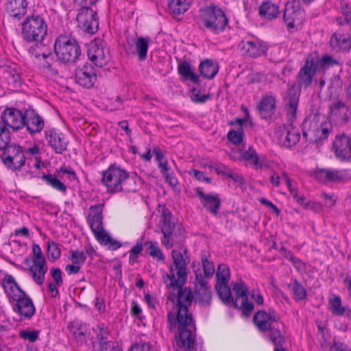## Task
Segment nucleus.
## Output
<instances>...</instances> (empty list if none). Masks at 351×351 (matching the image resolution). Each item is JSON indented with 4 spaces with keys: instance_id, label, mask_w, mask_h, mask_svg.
<instances>
[{
    "instance_id": "obj_1",
    "label": "nucleus",
    "mask_w": 351,
    "mask_h": 351,
    "mask_svg": "<svg viewBox=\"0 0 351 351\" xmlns=\"http://www.w3.org/2000/svg\"><path fill=\"white\" fill-rule=\"evenodd\" d=\"M173 265L170 267L169 274L166 275L165 283L167 287L178 289L177 296L178 313L176 316L173 313H169L167 315L168 327L170 330H178V346L185 350L193 349L195 341V324L189 313L188 306L193 300V295L191 289H182L187 276V265L190 258L186 249L181 252L173 250L171 252Z\"/></svg>"
},
{
    "instance_id": "obj_2",
    "label": "nucleus",
    "mask_w": 351,
    "mask_h": 351,
    "mask_svg": "<svg viewBox=\"0 0 351 351\" xmlns=\"http://www.w3.org/2000/svg\"><path fill=\"white\" fill-rule=\"evenodd\" d=\"M140 180L130 176L125 169L116 165H110L102 173L101 183L109 193L135 192L138 189L137 182Z\"/></svg>"
},
{
    "instance_id": "obj_3",
    "label": "nucleus",
    "mask_w": 351,
    "mask_h": 351,
    "mask_svg": "<svg viewBox=\"0 0 351 351\" xmlns=\"http://www.w3.org/2000/svg\"><path fill=\"white\" fill-rule=\"evenodd\" d=\"M280 317L273 310L258 311L253 317L254 325L261 332L269 331L268 337L275 346L285 343V338L279 330Z\"/></svg>"
},
{
    "instance_id": "obj_4",
    "label": "nucleus",
    "mask_w": 351,
    "mask_h": 351,
    "mask_svg": "<svg viewBox=\"0 0 351 351\" xmlns=\"http://www.w3.org/2000/svg\"><path fill=\"white\" fill-rule=\"evenodd\" d=\"M331 130V123L320 114H310L303 122V134L311 143L326 139Z\"/></svg>"
},
{
    "instance_id": "obj_5",
    "label": "nucleus",
    "mask_w": 351,
    "mask_h": 351,
    "mask_svg": "<svg viewBox=\"0 0 351 351\" xmlns=\"http://www.w3.org/2000/svg\"><path fill=\"white\" fill-rule=\"evenodd\" d=\"M160 232L162 234L161 243L167 249L173 247L175 243H180L184 234L181 225L173 221L171 213L167 210H162L160 220Z\"/></svg>"
},
{
    "instance_id": "obj_6",
    "label": "nucleus",
    "mask_w": 351,
    "mask_h": 351,
    "mask_svg": "<svg viewBox=\"0 0 351 351\" xmlns=\"http://www.w3.org/2000/svg\"><path fill=\"white\" fill-rule=\"evenodd\" d=\"M47 33V24L38 15L28 16L23 23L22 35L28 43H42Z\"/></svg>"
},
{
    "instance_id": "obj_7",
    "label": "nucleus",
    "mask_w": 351,
    "mask_h": 351,
    "mask_svg": "<svg viewBox=\"0 0 351 351\" xmlns=\"http://www.w3.org/2000/svg\"><path fill=\"white\" fill-rule=\"evenodd\" d=\"M202 18L204 26L215 32L223 30L228 23L223 10L216 5H210L202 10Z\"/></svg>"
},
{
    "instance_id": "obj_8",
    "label": "nucleus",
    "mask_w": 351,
    "mask_h": 351,
    "mask_svg": "<svg viewBox=\"0 0 351 351\" xmlns=\"http://www.w3.org/2000/svg\"><path fill=\"white\" fill-rule=\"evenodd\" d=\"M284 21L289 29L295 25H300L304 20V10L302 8L300 1L293 0L287 2L283 14Z\"/></svg>"
},
{
    "instance_id": "obj_9",
    "label": "nucleus",
    "mask_w": 351,
    "mask_h": 351,
    "mask_svg": "<svg viewBox=\"0 0 351 351\" xmlns=\"http://www.w3.org/2000/svg\"><path fill=\"white\" fill-rule=\"evenodd\" d=\"M317 60L311 57L309 54L306 58L304 64L300 68L298 74L297 80L300 87L307 88L313 82V79L319 69L316 66Z\"/></svg>"
},
{
    "instance_id": "obj_10",
    "label": "nucleus",
    "mask_w": 351,
    "mask_h": 351,
    "mask_svg": "<svg viewBox=\"0 0 351 351\" xmlns=\"http://www.w3.org/2000/svg\"><path fill=\"white\" fill-rule=\"evenodd\" d=\"M3 149L6 155L3 162L9 168L20 169L24 165L25 156L21 147L8 143Z\"/></svg>"
},
{
    "instance_id": "obj_11",
    "label": "nucleus",
    "mask_w": 351,
    "mask_h": 351,
    "mask_svg": "<svg viewBox=\"0 0 351 351\" xmlns=\"http://www.w3.org/2000/svg\"><path fill=\"white\" fill-rule=\"evenodd\" d=\"M77 20L87 33L93 34L97 30L99 23L97 12L89 7L84 6L80 9Z\"/></svg>"
},
{
    "instance_id": "obj_12",
    "label": "nucleus",
    "mask_w": 351,
    "mask_h": 351,
    "mask_svg": "<svg viewBox=\"0 0 351 351\" xmlns=\"http://www.w3.org/2000/svg\"><path fill=\"white\" fill-rule=\"evenodd\" d=\"M275 138L280 145L291 147L299 141L300 134L291 126L281 125L276 130Z\"/></svg>"
},
{
    "instance_id": "obj_13",
    "label": "nucleus",
    "mask_w": 351,
    "mask_h": 351,
    "mask_svg": "<svg viewBox=\"0 0 351 351\" xmlns=\"http://www.w3.org/2000/svg\"><path fill=\"white\" fill-rule=\"evenodd\" d=\"M316 178L322 182H340L348 180L351 173L348 169H322L315 173Z\"/></svg>"
},
{
    "instance_id": "obj_14",
    "label": "nucleus",
    "mask_w": 351,
    "mask_h": 351,
    "mask_svg": "<svg viewBox=\"0 0 351 351\" xmlns=\"http://www.w3.org/2000/svg\"><path fill=\"white\" fill-rule=\"evenodd\" d=\"M75 81L80 86L89 88L93 86L97 80V73L93 66L86 63L75 70Z\"/></svg>"
},
{
    "instance_id": "obj_15",
    "label": "nucleus",
    "mask_w": 351,
    "mask_h": 351,
    "mask_svg": "<svg viewBox=\"0 0 351 351\" xmlns=\"http://www.w3.org/2000/svg\"><path fill=\"white\" fill-rule=\"evenodd\" d=\"M332 149L336 157L346 161L351 159V137L345 134L336 136L333 141Z\"/></svg>"
},
{
    "instance_id": "obj_16",
    "label": "nucleus",
    "mask_w": 351,
    "mask_h": 351,
    "mask_svg": "<svg viewBox=\"0 0 351 351\" xmlns=\"http://www.w3.org/2000/svg\"><path fill=\"white\" fill-rule=\"evenodd\" d=\"M1 285L10 304L19 300L21 297L25 296L26 293L21 289L11 275L8 274L4 276L1 281Z\"/></svg>"
},
{
    "instance_id": "obj_17",
    "label": "nucleus",
    "mask_w": 351,
    "mask_h": 351,
    "mask_svg": "<svg viewBox=\"0 0 351 351\" xmlns=\"http://www.w3.org/2000/svg\"><path fill=\"white\" fill-rule=\"evenodd\" d=\"M58 58L62 62L74 63L81 55L80 45H53Z\"/></svg>"
},
{
    "instance_id": "obj_18",
    "label": "nucleus",
    "mask_w": 351,
    "mask_h": 351,
    "mask_svg": "<svg viewBox=\"0 0 351 351\" xmlns=\"http://www.w3.org/2000/svg\"><path fill=\"white\" fill-rule=\"evenodd\" d=\"M88 59L95 66L102 67L109 61V49L105 45H88L87 50Z\"/></svg>"
},
{
    "instance_id": "obj_19",
    "label": "nucleus",
    "mask_w": 351,
    "mask_h": 351,
    "mask_svg": "<svg viewBox=\"0 0 351 351\" xmlns=\"http://www.w3.org/2000/svg\"><path fill=\"white\" fill-rule=\"evenodd\" d=\"M102 219V205L92 206L90 208L88 221L95 238L106 232L103 228Z\"/></svg>"
},
{
    "instance_id": "obj_20",
    "label": "nucleus",
    "mask_w": 351,
    "mask_h": 351,
    "mask_svg": "<svg viewBox=\"0 0 351 351\" xmlns=\"http://www.w3.org/2000/svg\"><path fill=\"white\" fill-rule=\"evenodd\" d=\"M196 285L195 301L201 305L208 304L211 300V291L207 286L204 277L196 273Z\"/></svg>"
},
{
    "instance_id": "obj_21",
    "label": "nucleus",
    "mask_w": 351,
    "mask_h": 351,
    "mask_svg": "<svg viewBox=\"0 0 351 351\" xmlns=\"http://www.w3.org/2000/svg\"><path fill=\"white\" fill-rule=\"evenodd\" d=\"M24 125L32 134L40 133L44 128V121L33 109H27L24 112Z\"/></svg>"
},
{
    "instance_id": "obj_22",
    "label": "nucleus",
    "mask_w": 351,
    "mask_h": 351,
    "mask_svg": "<svg viewBox=\"0 0 351 351\" xmlns=\"http://www.w3.org/2000/svg\"><path fill=\"white\" fill-rule=\"evenodd\" d=\"M1 119L5 125L14 130H18L24 125V112L15 108L6 109Z\"/></svg>"
},
{
    "instance_id": "obj_23",
    "label": "nucleus",
    "mask_w": 351,
    "mask_h": 351,
    "mask_svg": "<svg viewBox=\"0 0 351 351\" xmlns=\"http://www.w3.org/2000/svg\"><path fill=\"white\" fill-rule=\"evenodd\" d=\"M240 158L252 164L257 169L269 167V160L265 156H260L253 147L240 150Z\"/></svg>"
},
{
    "instance_id": "obj_24",
    "label": "nucleus",
    "mask_w": 351,
    "mask_h": 351,
    "mask_svg": "<svg viewBox=\"0 0 351 351\" xmlns=\"http://www.w3.org/2000/svg\"><path fill=\"white\" fill-rule=\"evenodd\" d=\"M11 305L15 313L25 318H31L35 313L33 302L27 293H25V296L21 297Z\"/></svg>"
},
{
    "instance_id": "obj_25",
    "label": "nucleus",
    "mask_w": 351,
    "mask_h": 351,
    "mask_svg": "<svg viewBox=\"0 0 351 351\" xmlns=\"http://www.w3.org/2000/svg\"><path fill=\"white\" fill-rule=\"evenodd\" d=\"M45 138L49 146L58 154H62L66 149L67 141L64 135L55 130L45 131Z\"/></svg>"
},
{
    "instance_id": "obj_26",
    "label": "nucleus",
    "mask_w": 351,
    "mask_h": 351,
    "mask_svg": "<svg viewBox=\"0 0 351 351\" xmlns=\"http://www.w3.org/2000/svg\"><path fill=\"white\" fill-rule=\"evenodd\" d=\"M197 195L203 206L208 212L217 215L221 206V200L217 195L205 194L202 190L197 189Z\"/></svg>"
},
{
    "instance_id": "obj_27",
    "label": "nucleus",
    "mask_w": 351,
    "mask_h": 351,
    "mask_svg": "<svg viewBox=\"0 0 351 351\" xmlns=\"http://www.w3.org/2000/svg\"><path fill=\"white\" fill-rule=\"evenodd\" d=\"M93 330L96 335V339L98 341L100 350L105 351V350L112 348V344L114 342L108 339L110 330L105 324L99 323Z\"/></svg>"
},
{
    "instance_id": "obj_28",
    "label": "nucleus",
    "mask_w": 351,
    "mask_h": 351,
    "mask_svg": "<svg viewBox=\"0 0 351 351\" xmlns=\"http://www.w3.org/2000/svg\"><path fill=\"white\" fill-rule=\"evenodd\" d=\"M276 103V99L273 95H265L262 97L257 105V109L263 119H266L274 114Z\"/></svg>"
},
{
    "instance_id": "obj_29",
    "label": "nucleus",
    "mask_w": 351,
    "mask_h": 351,
    "mask_svg": "<svg viewBox=\"0 0 351 351\" xmlns=\"http://www.w3.org/2000/svg\"><path fill=\"white\" fill-rule=\"evenodd\" d=\"M245 122L243 119H237L235 121L229 122L231 125H235V129L230 130L227 134V138L234 145H240L244 138V130L243 124Z\"/></svg>"
},
{
    "instance_id": "obj_30",
    "label": "nucleus",
    "mask_w": 351,
    "mask_h": 351,
    "mask_svg": "<svg viewBox=\"0 0 351 351\" xmlns=\"http://www.w3.org/2000/svg\"><path fill=\"white\" fill-rule=\"evenodd\" d=\"M298 101L299 93L293 87H291L284 99L287 114L290 119H293L296 116Z\"/></svg>"
},
{
    "instance_id": "obj_31",
    "label": "nucleus",
    "mask_w": 351,
    "mask_h": 351,
    "mask_svg": "<svg viewBox=\"0 0 351 351\" xmlns=\"http://www.w3.org/2000/svg\"><path fill=\"white\" fill-rule=\"evenodd\" d=\"M34 281L39 285H43L47 271L46 261H32V265L28 269Z\"/></svg>"
},
{
    "instance_id": "obj_32",
    "label": "nucleus",
    "mask_w": 351,
    "mask_h": 351,
    "mask_svg": "<svg viewBox=\"0 0 351 351\" xmlns=\"http://www.w3.org/2000/svg\"><path fill=\"white\" fill-rule=\"evenodd\" d=\"M26 0H7L6 10L13 18L21 19L27 11Z\"/></svg>"
},
{
    "instance_id": "obj_33",
    "label": "nucleus",
    "mask_w": 351,
    "mask_h": 351,
    "mask_svg": "<svg viewBox=\"0 0 351 351\" xmlns=\"http://www.w3.org/2000/svg\"><path fill=\"white\" fill-rule=\"evenodd\" d=\"M329 309L332 314L337 316H345L348 318L351 317V308L348 306L341 305V299L339 295H334L329 298Z\"/></svg>"
},
{
    "instance_id": "obj_34",
    "label": "nucleus",
    "mask_w": 351,
    "mask_h": 351,
    "mask_svg": "<svg viewBox=\"0 0 351 351\" xmlns=\"http://www.w3.org/2000/svg\"><path fill=\"white\" fill-rule=\"evenodd\" d=\"M178 72L184 80H190L195 84H199V76L194 73L191 65L186 61L180 62L178 65Z\"/></svg>"
},
{
    "instance_id": "obj_35",
    "label": "nucleus",
    "mask_w": 351,
    "mask_h": 351,
    "mask_svg": "<svg viewBox=\"0 0 351 351\" xmlns=\"http://www.w3.org/2000/svg\"><path fill=\"white\" fill-rule=\"evenodd\" d=\"M229 283H216L215 289L219 297V298L222 300V302L228 304L232 303L234 307L238 306L237 298L235 300H233L230 288L229 287Z\"/></svg>"
},
{
    "instance_id": "obj_36",
    "label": "nucleus",
    "mask_w": 351,
    "mask_h": 351,
    "mask_svg": "<svg viewBox=\"0 0 351 351\" xmlns=\"http://www.w3.org/2000/svg\"><path fill=\"white\" fill-rule=\"evenodd\" d=\"M258 13L262 17L271 20L276 18L279 14V8L275 3L266 1L260 5Z\"/></svg>"
},
{
    "instance_id": "obj_37",
    "label": "nucleus",
    "mask_w": 351,
    "mask_h": 351,
    "mask_svg": "<svg viewBox=\"0 0 351 351\" xmlns=\"http://www.w3.org/2000/svg\"><path fill=\"white\" fill-rule=\"evenodd\" d=\"M218 71V64L210 60H205L199 64V71L202 75L206 79H213Z\"/></svg>"
},
{
    "instance_id": "obj_38",
    "label": "nucleus",
    "mask_w": 351,
    "mask_h": 351,
    "mask_svg": "<svg viewBox=\"0 0 351 351\" xmlns=\"http://www.w3.org/2000/svg\"><path fill=\"white\" fill-rule=\"evenodd\" d=\"M309 56L317 60V62L315 64L319 71L338 64V61L330 55H324L321 58L317 52H313L310 53Z\"/></svg>"
},
{
    "instance_id": "obj_39",
    "label": "nucleus",
    "mask_w": 351,
    "mask_h": 351,
    "mask_svg": "<svg viewBox=\"0 0 351 351\" xmlns=\"http://www.w3.org/2000/svg\"><path fill=\"white\" fill-rule=\"evenodd\" d=\"M3 77L13 87H17L21 83V77L16 67L4 66Z\"/></svg>"
},
{
    "instance_id": "obj_40",
    "label": "nucleus",
    "mask_w": 351,
    "mask_h": 351,
    "mask_svg": "<svg viewBox=\"0 0 351 351\" xmlns=\"http://www.w3.org/2000/svg\"><path fill=\"white\" fill-rule=\"evenodd\" d=\"M189 5V0H171L169 3V8L174 16H177L184 14Z\"/></svg>"
},
{
    "instance_id": "obj_41",
    "label": "nucleus",
    "mask_w": 351,
    "mask_h": 351,
    "mask_svg": "<svg viewBox=\"0 0 351 351\" xmlns=\"http://www.w3.org/2000/svg\"><path fill=\"white\" fill-rule=\"evenodd\" d=\"M282 178L285 182L287 184V186L293 195L294 199L300 204H302L304 200L305 199L303 195L300 196L298 193V187L295 182H294L292 180L289 178L287 173L285 171L282 172Z\"/></svg>"
},
{
    "instance_id": "obj_42",
    "label": "nucleus",
    "mask_w": 351,
    "mask_h": 351,
    "mask_svg": "<svg viewBox=\"0 0 351 351\" xmlns=\"http://www.w3.org/2000/svg\"><path fill=\"white\" fill-rule=\"evenodd\" d=\"M267 45H243L241 51L250 57L256 58L264 54L267 51Z\"/></svg>"
},
{
    "instance_id": "obj_43",
    "label": "nucleus",
    "mask_w": 351,
    "mask_h": 351,
    "mask_svg": "<svg viewBox=\"0 0 351 351\" xmlns=\"http://www.w3.org/2000/svg\"><path fill=\"white\" fill-rule=\"evenodd\" d=\"M42 178L51 187L62 192L65 193L66 191V186L60 180L57 179L53 174L43 175Z\"/></svg>"
},
{
    "instance_id": "obj_44",
    "label": "nucleus",
    "mask_w": 351,
    "mask_h": 351,
    "mask_svg": "<svg viewBox=\"0 0 351 351\" xmlns=\"http://www.w3.org/2000/svg\"><path fill=\"white\" fill-rule=\"evenodd\" d=\"M217 283H229L230 273L229 267L224 264L219 265L216 273Z\"/></svg>"
},
{
    "instance_id": "obj_45",
    "label": "nucleus",
    "mask_w": 351,
    "mask_h": 351,
    "mask_svg": "<svg viewBox=\"0 0 351 351\" xmlns=\"http://www.w3.org/2000/svg\"><path fill=\"white\" fill-rule=\"evenodd\" d=\"M73 333L79 345H83L86 343L89 333L85 325H81L79 328L75 329Z\"/></svg>"
},
{
    "instance_id": "obj_46",
    "label": "nucleus",
    "mask_w": 351,
    "mask_h": 351,
    "mask_svg": "<svg viewBox=\"0 0 351 351\" xmlns=\"http://www.w3.org/2000/svg\"><path fill=\"white\" fill-rule=\"evenodd\" d=\"M47 245V256L49 260L54 261L58 260L61 256V250L59 245L54 241L49 240Z\"/></svg>"
},
{
    "instance_id": "obj_47",
    "label": "nucleus",
    "mask_w": 351,
    "mask_h": 351,
    "mask_svg": "<svg viewBox=\"0 0 351 351\" xmlns=\"http://www.w3.org/2000/svg\"><path fill=\"white\" fill-rule=\"evenodd\" d=\"M96 239L100 243L108 245L109 248L113 250L121 246L119 241L114 240L106 232H104Z\"/></svg>"
},
{
    "instance_id": "obj_48",
    "label": "nucleus",
    "mask_w": 351,
    "mask_h": 351,
    "mask_svg": "<svg viewBox=\"0 0 351 351\" xmlns=\"http://www.w3.org/2000/svg\"><path fill=\"white\" fill-rule=\"evenodd\" d=\"M289 287L291 289L295 300H303L306 298V289L298 281L295 280L293 284L289 285Z\"/></svg>"
},
{
    "instance_id": "obj_49",
    "label": "nucleus",
    "mask_w": 351,
    "mask_h": 351,
    "mask_svg": "<svg viewBox=\"0 0 351 351\" xmlns=\"http://www.w3.org/2000/svg\"><path fill=\"white\" fill-rule=\"evenodd\" d=\"M233 291L237 295V300L239 299H243V298L247 297L248 288L247 285L241 280L235 282L233 284Z\"/></svg>"
},
{
    "instance_id": "obj_50",
    "label": "nucleus",
    "mask_w": 351,
    "mask_h": 351,
    "mask_svg": "<svg viewBox=\"0 0 351 351\" xmlns=\"http://www.w3.org/2000/svg\"><path fill=\"white\" fill-rule=\"evenodd\" d=\"M145 245H149L148 252L152 257L156 258L158 261H164L165 256L157 245L154 244L152 241L146 242Z\"/></svg>"
},
{
    "instance_id": "obj_51",
    "label": "nucleus",
    "mask_w": 351,
    "mask_h": 351,
    "mask_svg": "<svg viewBox=\"0 0 351 351\" xmlns=\"http://www.w3.org/2000/svg\"><path fill=\"white\" fill-rule=\"evenodd\" d=\"M71 256L69 259L73 264L78 265L80 266L85 263L86 261V256L85 252L83 251L74 250L70 251Z\"/></svg>"
},
{
    "instance_id": "obj_52",
    "label": "nucleus",
    "mask_w": 351,
    "mask_h": 351,
    "mask_svg": "<svg viewBox=\"0 0 351 351\" xmlns=\"http://www.w3.org/2000/svg\"><path fill=\"white\" fill-rule=\"evenodd\" d=\"M331 114L332 116H341V111H347L346 104L342 101L338 100L334 102L330 106Z\"/></svg>"
},
{
    "instance_id": "obj_53",
    "label": "nucleus",
    "mask_w": 351,
    "mask_h": 351,
    "mask_svg": "<svg viewBox=\"0 0 351 351\" xmlns=\"http://www.w3.org/2000/svg\"><path fill=\"white\" fill-rule=\"evenodd\" d=\"M32 261H46L40 247L38 244L34 243L32 245Z\"/></svg>"
},
{
    "instance_id": "obj_54",
    "label": "nucleus",
    "mask_w": 351,
    "mask_h": 351,
    "mask_svg": "<svg viewBox=\"0 0 351 351\" xmlns=\"http://www.w3.org/2000/svg\"><path fill=\"white\" fill-rule=\"evenodd\" d=\"M203 269L206 276L210 277L215 272L213 263L207 260L206 257L202 258Z\"/></svg>"
},
{
    "instance_id": "obj_55",
    "label": "nucleus",
    "mask_w": 351,
    "mask_h": 351,
    "mask_svg": "<svg viewBox=\"0 0 351 351\" xmlns=\"http://www.w3.org/2000/svg\"><path fill=\"white\" fill-rule=\"evenodd\" d=\"M241 309L245 315H248L254 309V304L251 302H249L247 298L241 299V305L238 306Z\"/></svg>"
},
{
    "instance_id": "obj_56",
    "label": "nucleus",
    "mask_w": 351,
    "mask_h": 351,
    "mask_svg": "<svg viewBox=\"0 0 351 351\" xmlns=\"http://www.w3.org/2000/svg\"><path fill=\"white\" fill-rule=\"evenodd\" d=\"M54 44H77V42L70 35L61 34L56 38Z\"/></svg>"
},
{
    "instance_id": "obj_57",
    "label": "nucleus",
    "mask_w": 351,
    "mask_h": 351,
    "mask_svg": "<svg viewBox=\"0 0 351 351\" xmlns=\"http://www.w3.org/2000/svg\"><path fill=\"white\" fill-rule=\"evenodd\" d=\"M21 337L24 339H27L30 342H34L38 337V332L36 330L33 331H25L21 332Z\"/></svg>"
},
{
    "instance_id": "obj_58",
    "label": "nucleus",
    "mask_w": 351,
    "mask_h": 351,
    "mask_svg": "<svg viewBox=\"0 0 351 351\" xmlns=\"http://www.w3.org/2000/svg\"><path fill=\"white\" fill-rule=\"evenodd\" d=\"M51 276L54 280V282L60 287L63 284L62 278V271L59 268H53L51 269Z\"/></svg>"
},
{
    "instance_id": "obj_59",
    "label": "nucleus",
    "mask_w": 351,
    "mask_h": 351,
    "mask_svg": "<svg viewBox=\"0 0 351 351\" xmlns=\"http://www.w3.org/2000/svg\"><path fill=\"white\" fill-rule=\"evenodd\" d=\"M43 69L44 72L49 76H54L58 74V69H56V66L53 64L45 62L43 64Z\"/></svg>"
},
{
    "instance_id": "obj_60",
    "label": "nucleus",
    "mask_w": 351,
    "mask_h": 351,
    "mask_svg": "<svg viewBox=\"0 0 351 351\" xmlns=\"http://www.w3.org/2000/svg\"><path fill=\"white\" fill-rule=\"evenodd\" d=\"M143 245L141 243H137L132 247L130 251V261H134L136 259L138 254L142 251Z\"/></svg>"
},
{
    "instance_id": "obj_61",
    "label": "nucleus",
    "mask_w": 351,
    "mask_h": 351,
    "mask_svg": "<svg viewBox=\"0 0 351 351\" xmlns=\"http://www.w3.org/2000/svg\"><path fill=\"white\" fill-rule=\"evenodd\" d=\"M335 40V41L339 44V43H346L347 42L350 41V37L348 35L342 34L340 33H335L333 34V36L331 38L330 41L333 42V40Z\"/></svg>"
},
{
    "instance_id": "obj_62",
    "label": "nucleus",
    "mask_w": 351,
    "mask_h": 351,
    "mask_svg": "<svg viewBox=\"0 0 351 351\" xmlns=\"http://www.w3.org/2000/svg\"><path fill=\"white\" fill-rule=\"evenodd\" d=\"M129 351H153L149 343H138L132 346Z\"/></svg>"
},
{
    "instance_id": "obj_63",
    "label": "nucleus",
    "mask_w": 351,
    "mask_h": 351,
    "mask_svg": "<svg viewBox=\"0 0 351 351\" xmlns=\"http://www.w3.org/2000/svg\"><path fill=\"white\" fill-rule=\"evenodd\" d=\"M304 208L310 209L314 211H319L322 209V205L315 202H304L301 204Z\"/></svg>"
},
{
    "instance_id": "obj_64",
    "label": "nucleus",
    "mask_w": 351,
    "mask_h": 351,
    "mask_svg": "<svg viewBox=\"0 0 351 351\" xmlns=\"http://www.w3.org/2000/svg\"><path fill=\"white\" fill-rule=\"evenodd\" d=\"M252 298L256 302V303L258 305L263 304L264 299L263 295L258 290H252L251 292Z\"/></svg>"
}]
</instances>
